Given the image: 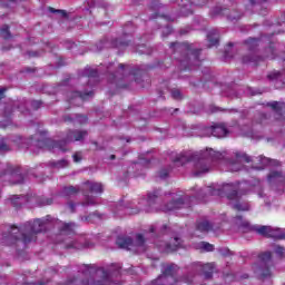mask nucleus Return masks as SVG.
<instances>
[{
  "label": "nucleus",
  "mask_w": 285,
  "mask_h": 285,
  "mask_svg": "<svg viewBox=\"0 0 285 285\" xmlns=\"http://www.w3.org/2000/svg\"><path fill=\"white\" fill-rule=\"evenodd\" d=\"M50 222H52V216L47 215L43 218L27 222L20 227H8L7 233L2 234V244H6L7 246H12V244H17V242L30 244V242L37 239L39 233L46 230V225L50 224Z\"/></svg>",
  "instance_id": "nucleus-1"
},
{
  "label": "nucleus",
  "mask_w": 285,
  "mask_h": 285,
  "mask_svg": "<svg viewBox=\"0 0 285 285\" xmlns=\"http://www.w3.org/2000/svg\"><path fill=\"white\" fill-rule=\"evenodd\" d=\"M217 159H222V153L215 151L213 148H205L200 151L176 154L175 157H173V164L176 166H184V164L193 161L194 176L202 177V175L209 173L213 163Z\"/></svg>",
  "instance_id": "nucleus-2"
},
{
  "label": "nucleus",
  "mask_w": 285,
  "mask_h": 285,
  "mask_svg": "<svg viewBox=\"0 0 285 285\" xmlns=\"http://www.w3.org/2000/svg\"><path fill=\"white\" fill-rule=\"evenodd\" d=\"M121 271V266L111 265L109 269L104 267L95 268L92 265H81L80 272L87 279L82 281V285H111L112 277H117Z\"/></svg>",
  "instance_id": "nucleus-3"
},
{
  "label": "nucleus",
  "mask_w": 285,
  "mask_h": 285,
  "mask_svg": "<svg viewBox=\"0 0 285 285\" xmlns=\"http://www.w3.org/2000/svg\"><path fill=\"white\" fill-rule=\"evenodd\" d=\"M87 135L88 131L86 130H69L63 140L53 141L50 138L39 139L35 136L30 139V144L40 150L43 148H52V150L58 149L61 150V153H66V150H68V148H66L68 144H72V141H81Z\"/></svg>",
  "instance_id": "nucleus-4"
},
{
  "label": "nucleus",
  "mask_w": 285,
  "mask_h": 285,
  "mask_svg": "<svg viewBox=\"0 0 285 285\" xmlns=\"http://www.w3.org/2000/svg\"><path fill=\"white\" fill-rule=\"evenodd\" d=\"M159 197H161V190L156 189L154 191H149L147 194V198L140 199L135 209H132L135 206V203L132 202L122 200L118 204V207L119 210H124L125 208L126 213H129V215H137L140 210H144L145 213H157L159 210V207L157 206Z\"/></svg>",
  "instance_id": "nucleus-5"
},
{
  "label": "nucleus",
  "mask_w": 285,
  "mask_h": 285,
  "mask_svg": "<svg viewBox=\"0 0 285 285\" xmlns=\"http://www.w3.org/2000/svg\"><path fill=\"white\" fill-rule=\"evenodd\" d=\"M205 193L212 196L227 197L230 202H236L232 205L234 210H250V205L248 203L239 202V194L237 193V185L235 184L209 186L206 188Z\"/></svg>",
  "instance_id": "nucleus-6"
},
{
  "label": "nucleus",
  "mask_w": 285,
  "mask_h": 285,
  "mask_svg": "<svg viewBox=\"0 0 285 285\" xmlns=\"http://www.w3.org/2000/svg\"><path fill=\"white\" fill-rule=\"evenodd\" d=\"M170 50L173 52H185L186 56L179 59L180 66L185 70H193V67L199 66L200 63L199 55L202 53V49H197L188 42H171Z\"/></svg>",
  "instance_id": "nucleus-7"
},
{
  "label": "nucleus",
  "mask_w": 285,
  "mask_h": 285,
  "mask_svg": "<svg viewBox=\"0 0 285 285\" xmlns=\"http://www.w3.org/2000/svg\"><path fill=\"white\" fill-rule=\"evenodd\" d=\"M77 225L75 223H62L60 227V237H66L62 239V244L67 249L81 250V248H92V243L85 240L83 237L75 238L70 236L75 233Z\"/></svg>",
  "instance_id": "nucleus-8"
},
{
  "label": "nucleus",
  "mask_w": 285,
  "mask_h": 285,
  "mask_svg": "<svg viewBox=\"0 0 285 285\" xmlns=\"http://www.w3.org/2000/svg\"><path fill=\"white\" fill-rule=\"evenodd\" d=\"M89 193H91V195ZM101 193H104V184L95 181L85 183L82 189L85 200L82 202V206H96L97 197L92 195H101Z\"/></svg>",
  "instance_id": "nucleus-9"
},
{
  "label": "nucleus",
  "mask_w": 285,
  "mask_h": 285,
  "mask_svg": "<svg viewBox=\"0 0 285 285\" xmlns=\"http://www.w3.org/2000/svg\"><path fill=\"white\" fill-rule=\"evenodd\" d=\"M0 181H8V184H23V175L19 168L12 165L0 164Z\"/></svg>",
  "instance_id": "nucleus-10"
},
{
  "label": "nucleus",
  "mask_w": 285,
  "mask_h": 285,
  "mask_svg": "<svg viewBox=\"0 0 285 285\" xmlns=\"http://www.w3.org/2000/svg\"><path fill=\"white\" fill-rule=\"evenodd\" d=\"M116 244L119 248H124L125 250H146V247H144V244H146V239L141 234L136 235L135 242L130 237L119 236L116 240Z\"/></svg>",
  "instance_id": "nucleus-11"
},
{
  "label": "nucleus",
  "mask_w": 285,
  "mask_h": 285,
  "mask_svg": "<svg viewBox=\"0 0 285 285\" xmlns=\"http://www.w3.org/2000/svg\"><path fill=\"white\" fill-rule=\"evenodd\" d=\"M169 198L171 200L163 207L165 213L186 208V206H188V202H190V197L184 194V191L171 193L169 194Z\"/></svg>",
  "instance_id": "nucleus-12"
},
{
  "label": "nucleus",
  "mask_w": 285,
  "mask_h": 285,
  "mask_svg": "<svg viewBox=\"0 0 285 285\" xmlns=\"http://www.w3.org/2000/svg\"><path fill=\"white\" fill-rule=\"evenodd\" d=\"M178 266L176 264H168L165 266L163 274L151 282L150 285H174L177 284V278L175 277V273L178 271Z\"/></svg>",
  "instance_id": "nucleus-13"
},
{
  "label": "nucleus",
  "mask_w": 285,
  "mask_h": 285,
  "mask_svg": "<svg viewBox=\"0 0 285 285\" xmlns=\"http://www.w3.org/2000/svg\"><path fill=\"white\" fill-rule=\"evenodd\" d=\"M271 252H265L259 255L258 265H254L253 269L259 277H271V264H272Z\"/></svg>",
  "instance_id": "nucleus-14"
},
{
  "label": "nucleus",
  "mask_w": 285,
  "mask_h": 285,
  "mask_svg": "<svg viewBox=\"0 0 285 285\" xmlns=\"http://www.w3.org/2000/svg\"><path fill=\"white\" fill-rule=\"evenodd\" d=\"M254 230L263 237H272L273 239H285V229L274 228L265 225L254 226Z\"/></svg>",
  "instance_id": "nucleus-15"
},
{
  "label": "nucleus",
  "mask_w": 285,
  "mask_h": 285,
  "mask_svg": "<svg viewBox=\"0 0 285 285\" xmlns=\"http://www.w3.org/2000/svg\"><path fill=\"white\" fill-rule=\"evenodd\" d=\"M228 135H230V129L226 127V124H214L213 126L204 129L205 137H217L218 139H222L224 137H228Z\"/></svg>",
  "instance_id": "nucleus-16"
},
{
  "label": "nucleus",
  "mask_w": 285,
  "mask_h": 285,
  "mask_svg": "<svg viewBox=\"0 0 285 285\" xmlns=\"http://www.w3.org/2000/svg\"><path fill=\"white\" fill-rule=\"evenodd\" d=\"M235 160L227 161L228 170L230 173H239L242 170V163L250 164L253 159L250 156L246 155L244 151H236L234 153Z\"/></svg>",
  "instance_id": "nucleus-17"
},
{
  "label": "nucleus",
  "mask_w": 285,
  "mask_h": 285,
  "mask_svg": "<svg viewBox=\"0 0 285 285\" xmlns=\"http://www.w3.org/2000/svg\"><path fill=\"white\" fill-rule=\"evenodd\" d=\"M155 245L157 246L160 253H175L178 248H181V238L174 237L170 238L169 242L166 240H155Z\"/></svg>",
  "instance_id": "nucleus-18"
},
{
  "label": "nucleus",
  "mask_w": 285,
  "mask_h": 285,
  "mask_svg": "<svg viewBox=\"0 0 285 285\" xmlns=\"http://www.w3.org/2000/svg\"><path fill=\"white\" fill-rule=\"evenodd\" d=\"M95 92L92 91H85V92H79V91H71L67 92V101L69 104H72V106H81L83 101L87 99L92 98Z\"/></svg>",
  "instance_id": "nucleus-19"
},
{
  "label": "nucleus",
  "mask_w": 285,
  "mask_h": 285,
  "mask_svg": "<svg viewBox=\"0 0 285 285\" xmlns=\"http://www.w3.org/2000/svg\"><path fill=\"white\" fill-rule=\"evenodd\" d=\"M206 3H208V0H193L191 2L181 0L180 12L185 17H188V14H193L195 8H202V6H206Z\"/></svg>",
  "instance_id": "nucleus-20"
},
{
  "label": "nucleus",
  "mask_w": 285,
  "mask_h": 285,
  "mask_svg": "<svg viewBox=\"0 0 285 285\" xmlns=\"http://www.w3.org/2000/svg\"><path fill=\"white\" fill-rule=\"evenodd\" d=\"M267 77L271 81H275L276 89L284 88V83H285L284 72L272 71Z\"/></svg>",
  "instance_id": "nucleus-21"
},
{
  "label": "nucleus",
  "mask_w": 285,
  "mask_h": 285,
  "mask_svg": "<svg viewBox=\"0 0 285 285\" xmlns=\"http://www.w3.org/2000/svg\"><path fill=\"white\" fill-rule=\"evenodd\" d=\"M267 106H269V108L275 110L276 119H278V121H285V116L282 115V110L285 108L284 104L273 101V102L267 104Z\"/></svg>",
  "instance_id": "nucleus-22"
},
{
  "label": "nucleus",
  "mask_w": 285,
  "mask_h": 285,
  "mask_svg": "<svg viewBox=\"0 0 285 285\" xmlns=\"http://www.w3.org/2000/svg\"><path fill=\"white\" fill-rule=\"evenodd\" d=\"M267 179L271 184H284L285 175L282 171H271Z\"/></svg>",
  "instance_id": "nucleus-23"
},
{
  "label": "nucleus",
  "mask_w": 285,
  "mask_h": 285,
  "mask_svg": "<svg viewBox=\"0 0 285 285\" xmlns=\"http://www.w3.org/2000/svg\"><path fill=\"white\" fill-rule=\"evenodd\" d=\"M210 230H213V225L208 223V220H200L196 224V233L206 235L207 233H210Z\"/></svg>",
  "instance_id": "nucleus-24"
},
{
  "label": "nucleus",
  "mask_w": 285,
  "mask_h": 285,
  "mask_svg": "<svg viewBox=\"0 0 285 285\" xmlns=\"http://www.w3.org/2000/svg\"><path fill=\"white\" fill-rule=\"evenodd\" d=\"M68 160L60 159V160H50L47 166L52 170H61V168H68Z\"/></svg>",
  "instance_id": "nucleus-25"
},
{
  "label": "nucleus",
  "mask_w": 285,
  "mask_h": 285,
  "mask_svg": "<svg viewBox=\"0 0 285 285\" xmlns=\"http://www.w3.org/2000/svg\"><path fill=\"white\" fill-rule=\"evenodd\" d=\"M207 40L209 41V48L217 46L219 43V31L217 29H212L208 31Z\"/></svg>",
  "instance_id": "nucleus-26"
},
{
  "label": "nucleus",
  "mask_w": 285,
  "mask_h": 285,
  "mask_svg": "<svg viewBox=\"0 0 285 285\" xmlns=\"http://www.w3.org/2000/svg\"><path fill=\"white\" fill-rule=\"evenodd\" d=\"M80 191L81 188L79 186H67L62 188L61 195L62 197H75Z\"/></svg>",
  "instance_id": "nucleus-27"
},
{
  "label": "nucleus",
  "mask_w": 285,
  "mask_h": 285,
  "mask_svg": "<svg viewBox=\"0 0 285 285\" xmlns=\"http://www.w3.org/2000/svg\"><path fill=\"white\" fill-rule=\"evenodd\" d=\"M239 135H242V137H249L250 139H255L256 137L255 132L253 131V127L248 125L240 127Z\"/></svg>",
  "instance_id": "nucleus-28"
},
{
  "label": "nucleus",
  "mask_w": 285,
  "mask_h": 285,
  "mask_svg": "<svg viewBox=\"0 0 285 285\" xmlns=\"http://www.w3.org/2000/svg\"><path fill=\"white\" fill-rule=\"evenodd\" d=\"M139 77H144V72L140 69L132 71V75H129L128 77L124 76L122 81H128V79H135L136 83H141V78Z\"/></svg>",
  "instance_id": "nucleus-29"
},
{
  "label": "nucleus",
  "mask_w": 285,
  "mask_h": 285,
  "mask_svg": "<svg viewBox=\"0 0 285 285\" xmlns=\"http://www.w3.org/2000/svg\"><path fill=\"white\" fill-rule=\"evenodd\" d=\"M259 56L255 53H249L247 56L243 57V63H253L254 66H257V62L259 61Z\"/></svg>",
  "instance_id": "nucleus-30"
},
{
  "label": "nucleus",
  "mask_w": 285,
  "mask_h": 285,
  "mask_svg": "<svg viewBox=\"0 0 285 285\" xmlns=\"http://www.w3.org/2000/svg\"><path fill=\"white\" fill-rule=\"evenodd\" d=\"M203 275H204L205 279L213 278V264H206L203 266Z\"/></svg>",
  "instance_id": "nucleus-31"
},
{
  "label": "nucleus",
  "mask_w": 285,
  "mask_h": 285,
  "mask_svg": "<svg viewBox=\"0 0 285 285\" xmlns=\"http://www.w3.org/2000/svg\"><path fill=\"white\" fill-rule=\"evenodd\" d=\"M26 202V197L23 196H12L11 204L14 208H21V205Z\"/></svg>",
  "instance_id": "nucleus-32"
},
{
  "label": "nucleus",
  "mask_w": 285,
  "mask_h": 285,
  "mask_svg": "<svg viewBox=\"0 0 285 285\" xmlns=\"http://www.w3.org/2000/svg\"><path fill=\"white\" fill-rule=\"evenodd\" d=\"M246 45H247L249 52H253V51H255V48H257V46H259V39L249 38L248 40H246Z\"/></svg>",
  "instance_id": "nucleus-33"
},
{
  "label": "nucleus",
  "mask_w": 285,
  "mask_h": 285,
  "mask_svg": "<svg viewBox=\"0 0 285 285\" xmlns=\"http://www.w3.org/2000/svg\"><path fill=\"white\" fill-rule=\"evenodd\" d=\"M85 77H88V79H96V77H99V71L97 69L87 68L85 69Z\"/></svg>",
  "instance_id": "nucleus-34"
},
{
  "label": "nucleus",
  "mask_w": 285,
  "mask_h": 285,
  "mask_svg": "<svg viewBox=\"0 0 285 285\" xmlns=\"http://www.w3.org/2000/svg\"><path fill=\"white\" fill-rule=\"evenodd\" d=\"M199 247L203 250H206V253H213L215 250V245H213L210 243H206V242H200Z\"/></svg>",
  "instance_id": "nucleus-35"
},
{
  "label": "nucleus",
  "mask_w": 285,
  "mask_h": 285,
  "mask_svg": "<svg viewBox=\"0 0 285 285\" xmlns=\"http://www.w3.org/2000/svg\"><path fill=\"white\" fill-rule=\"evenodd\" d=\"M170 95L173 99H176L177 101L184 99V95H181V91L177 88L171 89Z\"/></svg>",
  "instance_id": "nucleus-36"
},
{
  "label": "nucleus",
  "mask_w": 285,
  "mask_h": 285,
  "mask_svg": "<svg viewBox=\"0 0 285 285\" xmlns=\"http://www.w3.org/2000/svg\"><path fill=\"white\" fill-rule=\"evenodd\" d=\"M0 35L3 39H10V27H8V24L2 26Z\"/></svg>",
  "instance_id": "nucleus-37"
},
{
  "label": "nucleus",
  "mask_w": 285,
  "mask_h": 285,
  "mask_svg": "<svg viewBox=\"0 0 285 285\" xmlns=\"http://www.w3.org/2000/svg\"><path fill=\"white\" fill-rule=\"evenodd\" d=\"M51 204H52V198H46V197L38 198L39 206H50Z\"/></svg>",
  "instance_id": "nucleus-38"
},
{
  "label": "nucleus",
  "mask_w": 285,
  "mask_h": 285,
  "mask_svg": "<svg viewBox=\"0 0 285 285\" xmlns=\"http://www.w3.org/2000/svg\"><path fill=\"white\" fill-rule=\"evenodd\" d=\"M10 150V146L6 142V138L0 139V153H8Z\"/></svg>",
  "instance_id": "nucleus-39"
},
{
  "label": "nucleus",
  "mask_w": 285,
  "mask_h": 285,
  "mask_svg": "<svg viewBox=\"0 0 285 285\" xmlns=\"http://www.w3.org/2000/svg\"><path fill=\"white\" fill-rule=\"evenodd\" d=\"M236 224L237 226H243V228H248L250 224L247 220H244L242 216H236Z\"/></svg>",
  "instance_id": "nucleus-40"
},
{
  "label": "nucleus",
  "mask_w": 285,
  "mask_h": 285,
  "mask_svg": "<svg viewBox=\"0 0 285 285\" xmlns=\"http://www.w3.org/2000/svg\"><path fill=\"white\" fill-rule=\"evenodd\" d=\"M266 52L265 59H275V49L273 47L267 48Z\"/></svg>",
  "instance_id": "nucleus-41"
},
{
  "label": "nucleus",
  "mask_w": 285,
  "mask_h": 285,
  "mask_svg": "<svg viewBox=\"0 0 285 285\" xmlns=\"http://www.w3.org/2000/svg\"><path fill=\"white\" fill-rule=\"evenodd\" d=\"M112 46L115 47V48H124V47H126V46H128V41H121V40H119V39H116L114 42H112Z\"/></svg>",
  "instance_id": "nucleus-42"
},
{
  "label": "nucleus",
  "mask_w": 285,
  "mask_h": 285,
  "mask_svg": "<svg viewBox=\"0 0 285 285\" xmlns=\"http://www.w3.org/2000/svg\"><path fill=\"white\" fill-rule=\"evenodd\" d=\"M96 48H97V51H98V52L101 51V50H104V48H108V41H107V40L100 41V42L96 46Z\"/></svg>",
  "instance_id": "nucleus-43"
},
{
  "label": "nucleus",
  "mask_w": 285,
  "mask_h": 285,
  "mask_svg": "<svg viewBox=\"0 0 285 285\" xmlns=\"http://www.w3.org/2000/svg\"><path fill=\"white\" fill-rule=\"evenodd\" d=\"M61 90H66V82H62V83L58 85L57 87H55L53 95H57V92H61Z\"/></svg>",
  "instance_id": "nucleus-44"
},
{
  "label": "nucleus",
  "mask_w": 285,
  "mask_h": 285,
  "mask_svg": "<svg viewBox=\"0 0 285 285\" xmlns=\"http://www.w3.org/2000/svg\"><path fill=\"white\" fill-rule=\"evenodd\" d=\"M76 121H78V124H86V121H88V117L83 115H76Z\"/></svg>",
  "instance_id": "nucleus-45"
},
{
  "label": "nucleus",
  "mask_w": 285,
  "mask_h": 285,
  "mask_svg": "<svg viewBox=\"0 0 285 285\" xmlns=\"http://www.w3.org/2000/svg\"><path fill=\"white\" fill-rule=\"evenodd\" d=\"M41 100H33V101H31V108L33 109V110H39V108H41Z\"/></svg>",
  "instance_id": "nucleus-46"
},
{
  "label": "nucleus",
  "mask_w": 285,
  "mask_h": 285,
  "mask_svg": "<svg viewBox=\"0 0 285 285\" xmlns=\"http://www.w3.org/2000/svg\"><path fill=\"white\" fill-rule=\"evenodd\" d=\"M112 77H114V81H116L118 88H128V85L121 83V81H119L117 79V76L115 73H112Z\"/></svg>",
  "instance_id": "nucleus-47"
},
{
  "label": "nucleus",
  "mask_w": 285,
  "mask_h": 285,
  "mask_svg": "<svg viewBox=\"0 0 285 285\" xmlns=\"http://www.w3.org/2000/svg\"><path fill=\"white\" fill-rule=\"evenodd\" d=\"M50 12H57L58 14H61V17H68L65 10H57L55 8H49Z\"/></svg>",
  "instance_id": "nucleus-48"
},
{
  "label": "nucleus",
  "mask_w": 285,
  "mask_h": 285,
  "mask_svg": "<svg viewBox=\"0 0 285 285\" xmlns=\"http://www.w3.org/2000/svg\"><path fill=\"white\" fill-rule=\"evenodd\" d=\"M275 253H276V255H284L285 248L282 247V246H279V245H277V246L275 247Z\"/></svg>",
  "instance_id": "nucleus-49"
},
{
  "label": "nucleus",
  "mask_w": 285,
  "mask_h": 285,
  "mask_svg": "<svg viewBox=\"0 0 285 285\" xmlns=\"http://www.w3.org/2000/svg\"><path fill=\"white\" fill-rule=\"evenodd\" d=\"M72 157H73V161L76 164H79V161H81V159H82L81 153H76V154H73Z\"/></svg>",
  "instance_id": "nucleus-50"
},
{
  "label": "nucleus",
  "mask_w": 285,
  "mask_h": 285,
  "mask_svg": "<svg viewBox=\"0 0 285 285\" xmlns=\"http://www.w3.org/2000/svg\"><path fill=\"white\" fill-rule=\"evenodd\" d=\"M168 173H169L168 169H161V170L159 171V177H160V179H166V177H168Z\"/></svg>",
  "instance_id": "nucleus-51"
},
{
  "label": "nucleus",
  "mask_w": 285,
  "mask_h": 285,
  "mask_svg": "<svg viewBox=\"0 0 285 285\" xmlns=\"http://www.w3.org/2000/svg\"><path fill=\"white\" fill-rule=\"evenodd\" d=\"M67 206H68L70 213H75V208H77V206H79V204H75V203H72V202H69V203L67 204Z\"/></svg>",
  "instance_id": "nucleus-52"
},
{
  "label": "nucleus",
  "mask_w": 285,
  "mask_h": 285,
  "mask_svg": "<svg viewBox=\"0 0 285 285\" xmlns=\"http://www.w3.org/2000/svg\"><path fill=\"white\" fill-rule=\"evenodd\" d=\"M266 161L268 163V166H282L279 160H271V159L266 158Z\"/></svg>",
  "instance_id": "nucleus-53"
},
{
  "label": "nucleus",
  "mask_w": 285,
  "mask_h": 285,
  "mask_svg": "<svg viewBox=\"0 0 285 285\" xmlns=\"http://www.w3.org/2000/svg\"><path fill=\"white\" fill-rule=\"evenodd\" d=\"M170 32H173V28L166 27V28L163 30V37H168V35H170Z\"/></svg>",
  "instance_id": "nucleus-54"
},
{
  "label": "nucleus",
  "mask_w": 285,
  "mask_h": 285,
  "mask_svg": "<svg viewBox=\"0 0 285 285\" xmlns=\"http://www.w3.org/2000/svg\"><path fill=\"white\" fill-rule=\"evenodd\" d=\"M119 72H128V66L120 63L118 65Z\"/></svg>",
  "instance_id": "nucleus-55"
},
{
  "label": "nucleus",
  "mask_w": 285,
  "mask_h": 285,
  "mask_svg": "<svg viewBox=\"0 0 285 285\" xmlns=\"http://www.w3.org/2000/svg\"><path fill=\"white\" fill-rule=\"evenodd\" d=\"M149 233H151V235H155V233H159V229L157 228V226L151 225L149 228Z\"/></svg>",
  "instance_id": "nucleus-56"
},
{
  "label": "nucleus",
  "mask_w": 285,
  "mask_h": 285,
  "mask_svg": "<svg viewBox=\"0 0 285 285\" xmlns=\"http://www.w3.org/2000/svg\"><path fill=\"white\" fill-rule=\"evenodd\" d=\"M242 18V16H239V14H229L228 16V19L230 20V21H237V19H240Z\"/></svg>",
  "instance_id": "nucleus-57"
},
{
  "label": "nucleus",
  "mask_w": 285,
  "mask_h": 285,
  "mask_svg": "<svg viewBox=\"0 0 285 285\" xmlns=\"http://www.w3.org/2000/svg\"><path fill=\"white\" fill-rule=\"evenodd\" d=\"M252 6H255V3H266V0H247Z\"/></svg>",
  "instance_id": "nucleus-58"
},
{
  "label": "nucleus",
  "mask_w": 285,
  "mask_h": 285,
  "mask_svg": "<svg viewBox=\"0 0 285 285\" xmlns=\"http://www.w3.org/2000/svg\"><path fill=\"white\" fill-rule=\"evenodd\" d=\"M151 8H153V10H159V8H160L159 1L155 0V1L153 2Z\"/></svg>",
  "instance_id": "nucleus-59"
},
{
  "label": "nucleus",
  "mask_w": 285,
  "mask_h": 285,
  "mask_svg": "<svg viewBox=\"0 0 285 285\" xmlns=\"http://www.w3.org/2000/svg\"><path fill=\"white\" fill-rule=\"evenodd\" d=\"M6 88H0V100L6 97Z\"/></svg>",
  "instance_id": "nucleus-60"
},
{
  "label": "nucleus",
  "mask_w": 285,
  "mask_h": 285,
  "mask_svg": "<svg viewBox=\"0 0 285 285\" xmlns=\"http://www.w3.org/2000/svg\"><path fill=\"white\" fill-rule=\"evenodd\" d=\"M87 6H89V8H95V0H87Z\"/></svg>",
  "instance_id": "nucleus-61"
},
{
  "label": "nucleus",
  "mask_w": 285,
  "mask_h": 285,
  "mask_svg": "<svg viewBox=\"0 0 285 285\" xmlns=\"http://www.w3.org/2000/svg\"><path fill=\"white\" fill-rule=\"evenodd\" d=\"M8 126H10V120L7 124H0V128H8Z\"/></svg>",
  "instance_id": "nucleus-62"
},
{
  "label": "nucleus",
  "mask_w": 285,
  "mask_h": 285,
  "mask_svg": "<svg viewBox=\"0 0 285 285\" xmlns=\"http://www.w3.org/2000/svg\"><path fill=\"white\" fill-rule=\"evenodd\" d=\"M75 46H77V45H75V42H69V46H67V48H75Z\"/></svg>",
  "instance_id": "nucleus-63"
},
{
  "label": "nucleus",
  "mask_w": 285,
  "mask_h": 285,
  "mask_svg": "<svg viewBox=\"0 0 285 285\" xmlns=\"http://www.w3.org/2000/svg\"><path fill=\"white\" fill-rule=\"evenodd\" d=\"M37 52H29V57H38Z\"/></svg>",
  "instance_id": "nucleus-64"
}]
</instances>
